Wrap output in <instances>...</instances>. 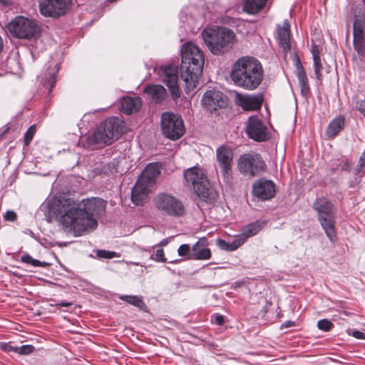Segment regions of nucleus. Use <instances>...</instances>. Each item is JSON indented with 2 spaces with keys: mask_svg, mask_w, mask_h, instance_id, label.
Here are the masks:
<instances>
[{
  "mask_svg": "<svg viewBox=\"0 0 365 365\" xmlns=\"http://www.w3.org/2000/svg\"><path fill=\"white\" fill-rule=\"evenodd\" d=\"M334 327L331 322L328 319H321L317 322V327L324 331H328Z\"/></svg>",
  "mask_w": 365,
  "mask_h": 365,
  "instance_id": "33",
  "label": "nucleus"
},
{
  "mask_svg": "<svg viewBox=\"0 0 365 365\" xmlns=\"http://www.w3.org/2000/svg\"><path fill=\"white\" fill-rule=\"evenodd\" d=\"M13 3V0H0V4L4 6H9Z\"/></svg>",
  "mask_w": 365,
  "mask_h": 365,
  "instance_id": "48",
  "label": "nucleus"
},
{
  "mask_svg": "<svg viewBox=\"0 0 365 365\" xmlns=\"http://www.w3.org/2000/svg\"><path fill=\"white\" fill-rule=\"evenodd\" d=\"M71 0H39L41 14L46 17H59L71 7Z\"/></svg>",
  "mask_w": 365,
  "mask_h": 365,
  "instance_id": "13",
  "label": "nucleus"
},
{
  "mask_svg": "<svg viewBox=\"0 0 365 365\" xmlns=\"http://www.w3.org/2000/svg\"><path fill=\"white\" fill-rule=\"evenodd\" d=\"M21 262L31 264L34 267L41 266V262L37 259H33L30 255H26L22 256Z\"/></svg>",
  "mask_w": 365,
  "mask_h": 365,
  "instance_id": "37",
  "label": "nucleus"
},
{
  "mask_svg": "<svg viewBox=\"0 0 365 365\" xmlns=\"http://www.w3.org/2000/svg\"><path fill=\"white\" fill-rule=\"evenodd\" d=\"M276 192V185L270 180L260 178L252 185V193L259 199L267 200L272 198Z\"/></svg>",
  "mask_w": 365,
  "mask_h": 365,
  "instance_id": "18",
  "label": "nucleus"
},
{
  "mask_svg": "<svg viewBox=\"0 0 365 365\" xmlns=\"http://www.w3.org/2000/svg\"><path fill=\"white\" fill-rule=\"evenodd\" d=\"M144 93L153 101L158 103L164 99L165 89L160 85H150L145 88Z\"/></svg>",
  "mask_w": 365,
  "mask_h": 365,
  "instance_id": "25",
  "label": "nucleus"
},
{
  "mask_svg": "<svg viewBox=\"0 0 365 365\" xmlns=\"http://www.w3.org/2000/svg\"><path fill=\"white\" fill-rule=\"evenodd\" d=\"M4 219L7 221L14 222L16 220V214L12 210H8L4 215Z\"/></svg>",
  "mask_w": 365,
  "mask_h": 365,
  "instance_id": "42",
  "label": "nucleus"
},
{
  "mask_svg": "<svg viewBox=\"0 0 365 365\" xmlns=\"http://www.w3.org/2000/svg\"><path fill=\"white\" fill-rule=\"evenodd\" d=\"M55 86V81H54V76H52V81H51V87H53Z\"/></svg>",
  "mask_w": 365,
  "mask_h": 365,
  "instance_id": "54",
  "label": "nucleus"
},
{
  "mask_svg": "<svg viewBox=\"0 0 365 365\" xmlns=\"http://www.w3.org/2000/svg\"><path fill=\"white\" fill-rule=\"evenodd\" d=\"M106 202L101 198L83 199L76 202L71 199H55L49 203V212L68 232L75 236L94 230L98 219L106 212Z\"/></svg>",
  "mask_w": 365,
  "mask_h": 365,
  "instance_id": "1",
  "label": "nucleus"
},
{
  "mask_svg": "<svg viewBox=\"0 0 365 365\" xmlns=\"http://www.w3.org/2000/svg\"><path fill=\"white\" fill-rule=\"evenodd\" d=\"M207 238H200L191 248L190 259L205 260L211 257V251L207 248Z\"/></svg>",
  "mask_w": 365,
  "mask_h": 365,
  "instance_id": "19",
  "label": "nucleus"
},
{
  "mask_svg": "<svg viewBox=\"0 0 365 365\" xmlns=\"http://www.w3.org/2000/svg\"><path fill=\"white\" fill-rule=\"evenodd\" d=\"M216 158L224 182L229 183L232 179L233 153L230 148L222 145L216 150Z\"/></svg>",
  "mask_w": 365,
  "mask_h": 365,
  "instance_id": "14",
  "label": "nucleus"
},
{
  "mask_svg": "<svg viewBox=\"0 0 365 365\" xmlns=\"http://www.w3.org/2000/svg\"><path fill=\"white\" fill-rule=\"evenodd\" d=\"M267 0H244L243 11L250 14H255L261 11Z\"/></svg>",
  "mask_w": 365,
  "mask_h": 365,
  "instance_id": "28",
  "label": "nucleus"
},
{
  "mask_svg": "<svg viewBox=\"0 0 365 365\" xmlns=\"http://www.w3.org/2000/svg\"><path fill=\"white\" fill-rule=\"evenodd\" d=\"M278 39L281 48L284 53H287L290 50V32L289 24L285 21L282 26H279L277 29Z\"/></svg>",
  "mask_w": 365,
  "mask_h": 365,
  "instance_id": "22",
  "label": "nucleus"
},
{
  "mask_svg": "<svg viewBox=\"0 0 365 365\" xmlns=\"http://www.w3.org/2000/svg\"><path fill=\"white\" fill-rule=\"evenodd\" d=\"M247 238L248 237L247 235H244V232L242 230V232L237 235L235 238L232 241L234 250H237L239 247L244 244Z\"/></svg>",
  "mask_w": 365,
  "mask_h": 365,
  "instance_id": "32",
  "label": "nucleus"
},
{
  "mask_svg": "<svg viewBox=\"0 0 365 365\" xmlns=\"http://www.w3.org/2000/svg\"><path fill=\"white\" fill-rule=\"evenodd\" d=\"M36 132V128L34 125L31 126L24 135V141L26 145H29L33 139L34 135Z\"/></svg>",
  "mask_w": 365,
  "mask_h": 365,
  "instance_id": "39",
  "label": "nucleus"
},
{
  "mask_svg": "<svg viewBox=\"0 0 365 365\" xmlns=\"http://www.w3.org/2000/svg\"><path fill=\"white\" fill-rule=\"evenodd\" d=\"M125 263H126L127 264H135V265H138V264H139V263H138V262H125Z\"/></svg>",
  "mask_w": 365,
  "mask_h": 365,
  "instance_id": "53",
  "label": "nucleus"
},
{
  "mask_svg": "<svg viewBox=\"0 0 365 365\" xmlns=\"http://www.w3.org/2000/svg\"><path fill=\"white\" fill-rule=\"evenodd\" d=\"M150 259H153L158 262H165L166 258L164 256V251L163 249H159L156 251L155 257L151 256Z\"/></svg>",
  "mask_w": 365,
  "mask_h": 365,
  "instance_id": "41",
  "label": "nucleus"
},
{
  "mask_svg": "<svg viewBox=\"0 0 365 365\" xmlns=\"http://www.w3.org/2000/svg\"><path fill=\"white\" fill-rule=\"evenodd\" d=\"M160 173L159 166L156 163H150L145 167L132 190L131 200L135 205H143L147 200Z\"/></svg>",
  "mask_w": 365,
  "mask_h": 365,
  "instance_id": "7",
  "label": "nucleus"
},
{
  "mask_svg": "<svg viewBox=\"0 0 365 365\" xmlns=\"http://www.w3.org/2000/svg\"><path fill=\"white\" fill-rule=\"evenodd\" d=\"M314 73L318 80L322 79V65L321 63V59H314Z\"/></svg>",
  "mask_w": 365,
  "mask_h": 365,
  "instance_id": "38",
  "label": "nucleus"
},
{
  "mask_svg": "<svg viewBox=\"0 0 365 365\" xmlns=\"http://www.w3.org/2000/svg\"><path fill=\"white\" fill-rule=\"evenodd\" d=\"M293 324H294V322H287L284 325L285 327H290L293 326Z\"/></svg>",
  "mask_w": 365,
  "mask_h": 365,
  "instance_id": "50",
  "label": "nucleus"
},
{
  "mask_svg": "<svg viewBox=\"0 0 365 365\" xmlns=\"http://www.w3.org/2000/svg\"><path fill=\"white\" fill-rule=\"evenodd\" d=\"M263 75L262 66L257 59L243 56L233 64L230 76L237 86L252 91L260 85Z\"/></svg>",
  "mask_w": 365,
  "mask_h": 365,
  "instance_id": "3",
  "label": "nucleus"
},
{
  "mask_svg": "<svg viewBox=\"0 0 365 365\" xmlns=\"http://www.w3.org/2000/svg\"><path fill=\"white\" fill-rule=\"evenodd\" d=\"M16 353L22 355H27L32 353L34 350V347L32 345H23L19 348H15Z\"/></svg>",
  "mask_w": 365,
  "mask_h": 365,
  "instance_id": "36",
  "label": "nucleus"
},
{
  "mask_svg": "<svg viewBox=\"0 0 365 365\" xmlns=\"http://www.w3.org/2000/svg\"><path fill=\"white\" fill-rule=\"evenodd\" d=\"M297 78L299 84L301 88V93L304 96H307L309 93V87L308 84V79L307 78L305 71L299 62V59H297Z\"/></svg>",
  "mask_w": 365,
  "mask_h": 365,
  "instance_id": "27",
  "label": "nucleus"
},
{
  "mask_svg": "<svg viewBox=\"0 0 365 365\" xmlns=\"http://www.w3.org/2000/svg\"><path fill=\"white\" fill-rule=\"evenodd\" d=\"M354 48L361 56H365V13L362 7H356L354 21Z\"/></svg>",
  "mask_w": 365,
  "mask_h": 365,
  "instance_id": "11",
  "label": "nucleus"
},
{
  "mask_svg": "<svg viewBox=\"0 0 365 365\" xmlns=\"http://www.w3.org/2000/svg\"><path fill=\"white\" fill-rule=\"evenodd\" d=\"M224 322V318L221 315H217L215 317V323L218 325H222Z\"/></svg>",
  "mask_w": 365,
  "mask_h": 365,
  "instance_id": "46",
  "label": "nucleus"
},
{
  "mask_svg": "<svg viewBox=\"0 0 365 365\" xmlns=\"http://www.w3.org/2000/svg\"><path fill=\"white\" fill-rule=\"evenodd\" d=\"M201 35L208 49L214 55H220L228 51L236 41L235 33L222 26L205 29Z\"/></svg>",
  "mask_w": 365,
  "mask_h": 365,
  "instance_id": "5",
  "label": "nucleus"
},
{
  "mask_svg": "<svg viewBox=\"0 0 365 365\" xmlns=\"http://www.w3.org/2000/svg\"><path fill=\"white\" fill-rule=\"evenodd\" d=\"M119 298L128 304L139 308L140 309L145 310L146 309V305L143 302L142 298L139 296L121 295Z\"/></svg>",
  "mask_w": 365,
  "mask_h": 365,
  "instance_id": "30",
  "label": "nucleus"
},
{
  "mask_svg": "<svg viewBox=\"0 0 365 365\" xmlns=\"http://www.w3.org/2000/svg\"><path fill=\"white\" fill-rule=\"evenodd\" d=\"M19 346H9V351H13L14 352H16V350L15 348H19Z\"/></svg>",
  "mask_w": 365,
  "mask_h": 365,
  "instance_id": "52",
  "label": "nucleus"
},
{
  "mask_svg": "<svg viewBox=\"0 0 365 365\" xmlns=\"http://www.w3.org/2000/svg\"><path fill=\"white\" fill-rule=\"evenodd\" d=\"M246 133L250 138L257 142L266 141L270 135L267 126L255 115L248 118L246 123Z\"/></svg>",
  "mask_w": 365,
  "mask_h": 365,
  "instance_id": "15",
  "label": "nucleus"
},
{
  "mask_svg": "<svg viewBox=\"0 0 365 365\" xmlns=\"http://www.w3.org/2000/svg\"><path fill=\"white\" fill-rule=\"evenodd\" d=\"M352 336L359 339H365V333L360 331H354Z\"/></svg>",
  "mask_w": 365,
  "mask_h": 365,
  "instance_id": "44",
  "label": "nucleus"
},
{
  "mask_svg": "<svg viewBox=\"0 0 365 365\" xmlns=\"http://www.w3.org/2000/svg\"><path fill=\"white\" fill-rule=\"evenodd\" d=\"M6 28L13 37L19 39L36 40L41 33V26L35 20L23 16L13 19Z\"/></svg>",
  "mask_w": 365,
  "mask_h": 365,
  "instance_id": "8",
  "label": "nucleus"
},
{
  "mask_svg": "<svg viewBox=\"0 0 365 365\" xmlns=\"http://www.w3.org/2000/svg\"><path fill=\"white\" fill-rule=\"evenodd\" d=\"M356 109L364 115L365 116V98H358L356 105Z\"/></svg>",
  "mask_w": 365,
  "mask_h": 365,
  "instance_id": "40",
  "label": "nucleus"
},
{
  "mask_svg": "<svg viewBox=\"0 0 365 365\" xmlns=\"http://www.w3.org/2000/svg\"><path fill=\"white\" fill-rule=\"evenodd\" d=\"M203 65L204 56L201 50L192 42L184 43L181 48L180 76L185 83L187 93L197 87Z\"/></svg>",
  "mask_w": 365,
  "mask_h": 365,
  "instance_id": "2",
  "label": "nucleus"
},
{
  "mask_svg": "<svg viewBox=\"0 0 365 365\" xmlns=\"http://www.w3.org/2000/svg\"><path fill=\"white\" fill-rule=\"evenodd\" d=\"M365 166V153H362L359 160V168L357 169V172H359L360 170Z\"/></svg>",
  "mask_w": 365,
  "mask_h": 365,
  "instance_id": "45",
  "label": "nucleus"
},
{
  "mask_svg": "<svg viewBox=\"0 0 365 365\" xmlns=\"http://www.w3.org/2000/svg\"><path fill=\"white\" fill-rule=\"evenodd\" d=\"M126 130L123 120L118 118L106 119L97 126L93 133L86 138L88 147H102L111 144Z\"/></svg>",
  "mask_w": 365,
  "mask_h": 365,
  "instance_id": "4",
  "label": "nucleus"
},
{
  "mask_svg": "<svg viewBox=\"0 0 365 365\" xmlns=\"http://www.w3.org/2000/svg\"><path fill=\"white\" fill-rule=\"evenodd\" d=\"M266 165L259 154L242 155L237 161L239 171L245 175L254 177L265 169Z\"/></svg>",
  "mask_w": 365,
  "mask_h": 365,
  "instance_id": "12",
  "label": "nucleus"
},
{
  "mask_svg": "<svg viewBox=\"0 0 365 365\" xmlns=\"http://www.w3.org/2000/svg\"><path fill=\"white\" fill-rule=\"evenodd\" d=\"M226 96L220 91L208 90L201 99L203 108L208 112L212 113L219 108H222L227 105Z\"/></svg>",
  "mask_w": 365,
  "mask_h": 365,
  "instance_id": "16",
  "label": "nucleus"
},
{
  "mask_svg": "<svg viewBox=\"0 0 365 365\" xmlns=\"http://www.w3.org/2000/svg\"><path fill=\"white\" fill-rule=\"evenodd\" d=\"M344 118L341 115L334 118L328 125L326 135L328 138H334L344 128Z\"/></svg>",
  "mask_w": 365,
  "mask_h": 365,
  "instance_id": "26",
  "label": "nucleus"
},
{
  "mask_svg": "<svg viewBox=\"0 0 365 365\" xmlns=\"http://www.w3.org/2000/svg\"><path fill=\"white\" fill-rule=\"evenodd\" d=\"M153 202L155 209L162 216L180 217L185 214L182 201L170 194L160 192L154 197Z\"/></svg>",
  "mask_w": 365,
  "mask_h": 365,
  "instance_id": "9",
  "label": "nucleus"
},
{
  "mask_svg": "<svg viewBox=\"0 0 365 365\" xmlns=\"http://www.w3.org/2000/svg\"><path fill=\"white\" fill-rule=\"evenodd\" d=\"M3 46H4L3 39H2L1 36H0V53L2 51Z\"/></svg>",
  "mask_w": 365,
  "mask_h": 365,
  "instance_id": "51",
  "label": "nucleus"
},
{
  "mask_svg": "<svg viewBox=\"0 0 365 365\" xmlns=\"http://www.w3.org/2000/svg\"><path fill=\"white\" fill-rule=\"evenodd\" d=\"M187 185L202 200L210 204L218 198V193L210 187L203 171L200 168L193 167L187 170L184 175Z\"/></svg>",
  "mask_w": 365,
  "mask_h": 365,
  "instance_id": "6",
  "label": "nucleus"
},
{
  "mask_svg": "<svg viewBox=\"0 0 365 365\" xmlns=\"http://www.w3.org/2000/svg\"><path fill=\"white\" fill-rule=\"evenodd\" d=\"M236 103L246 110H258L262 105V98L254 95L237 94Z\"/></svg>",
  "mask_w": 365,
  "mask_h": 365,
  "instance_id": "20",
  "label": "nucleus"
},
{
  "mask_svg": "<svg viewBox=\"0 0 365 365\" xmlns=\"http://www.w3.org/2000/svg\"><path fill=\"white\" fill-rule=\"evenodd\" d=\"M168 243V239H165V240H162V241L160 242V246H165V245H166Z\"/></svg>",
  "mask_w": 365,
  "mask_h": 365,
  "instance_id": "49",
  "label": "nucleus"
},
{
  "mask_svg": "<svg viewBox=\"0 0 365 365\" xmlns=\"http://www.w3.org/2000/svg\"><path fill=\"white\" fill-rule=\"evenodd\" d=\"M217 245L222 250L225 251H234V247L232 246V242H227L224 240L217 239L216 241Z\"/></svg>",
  "mask_w": 365,
  "mask_h": 365,
  "instance_id": "35",
  "label": "nucleus"
},
{
  "mask_svg": "<svg viewBox=\"0 0 365 365\" xmlns=\"http://www.w3.org/2000/svg\"><path fill=\"white\" fill-rule=\"evenodd\" d=\"M267 224V220H257L255 222L250 223L242 228L244 235H247L249 238L257 235Z\"/></svg>",
  "mask_w": 365,
  "mask_h": 365,
  "instance_id": "29",
  "label": "nucleus"
},
{
  "mask_svg": "<svg viewBox=\"0 0 365 365\" xmlns=\"http://www.w3.org/2000/svg\"><path fill=\"white\" fill-rule=\"evenodd\" d=\"M318 220L331 242L335 241V214L319 217Z\"/></svg>",
  "mask_w": 365,
  "mask_h": 365,
  "instance_id": "21",
  "label": "nucleus"
},
{
  "mask_svg": "<svg viewBox=\"0 0 365 365\" xmlns=\"http://www.w3.org/2000/svg\"><path fill=\"white\" fill-rule=\"evenodd\" d=\"M96 255L98 258L102 259H111L119 257V255L115 252L103 250H98L96 251Z\"/></svg>",
  "mask_w": 365,
  "mask_h": 365,
  "instance_id": "31",
  "label": "nucleus"
},
{
  "mask_svg": "<svg viewBox=\"0 0 365 365\" xmlns=\"http://www.w3.org/2000/svg\"><path fill=\"white\" fill-rule=\"evenodd\" d=\"M346 165L347 166L346 168H343V169H345V170H348L349 169V164L348 163L346 162Z\"/></svg>",
  "mask_w": 365,
  "mask_h": 365,
  "instance_id": "55",
  "label": "nucleus"
},
{
  "mask_svg": "<svg viewBox=\"0 0 365 365\" xmlns=\"http://www.w3.org/2000/svg\"><path fill=\"white\" fill-rule=\"evenodd\" d=\"M161 128L163 135L170 139L180 138L185 133V126L181 117L172 113H164L161 117Z\"/></svg>",
  "mask_w": 365,
  "mask_h": 365,
  "instance_id": "10",
  "label": "nucleus"
},
{
  "mask_svg": "<svg viewBox=\"0 0 365 365\" xmlns=\"http://www.w3.org/2000/svg\"><path fill=\"white\" fill-rule=\"evenodd\" d=\"M142 106V101L139 97H125L122 99V110L128 115L138 111Z\"/></svg>",
  "mask_w": 365,
  "mask_h": 365,
  "instance_id": "24",
  "label": "nucleus"
},
{
  "mask_svg": "<svg viewBox=\"0 0 365 365\" xmlns=\"http://www.w3.org/2000/svg\"><path fill=\"white\" fill-rule=\"evenodd\" d=\"M159 74L163 81L169 88L171 96L176 99L180 96L178 86V67L175 65L165 66L160 68Z\"/></svg>",
  "mask_w": 365,
  "mask_h": 365,
  "instance_id": "17",
  "label": "nucleus"
},
{
  "mask_svg": "<svg viewBox=\"0 0 365 365\" xmlns=\"http://www.w3.org/2000/svg\"><path fill=\"white\" fill-rule=\"evenodd\" d=\"M178 253L181 257H186L187 259H190V256L191 254V248L187 244H183L180 245L178 250Z\"/></svg>",
  "mask_w": 365,
  "mask_h": 365,
  "instance_id": "34",
  "label": "nucleus"
},
{
  "mask_svg": "<svg viewBox=\"0 0 365 365\" xmlns=\"http://www.w3.org/2000/svg\"><path fill=\"white\" fill-rule=\"evenodd\" d=\"M73 304L72 302H60V303H58L56 304V307H70Z\"/></svg>",
  "mask_w": 365,
  "mask_h": 365,
  "instance_id": "47",
  "label": "nucleus"
},
{
  "mask_svg": "<svg viewBox=\"0 0 365 365\" xmlns=\"http://www.w3.org/2000/svg\"><path fill=\"white\" fill-rule=\"evenodd\" d=\"M311 51H312L313 60L320 58V56H319L320 51L317 45H315V44L312 45Z\"/></svg>",
  "mask_w": 365,
  "mask_h": 365,
  "instance_id": "43",
  "label": "nucleus"
},
{
  "mask_svg": "<svg viewBox=\"0 0 365 365\" xmlns=\"http://www.w3.org/2000/svg\"><path fill=\"white\" fill-rule=\"evenodd\" d=\"M313 207L317 212L318 217L335 214L333 205L326 198L317 199Z\"/></svg>",
  "mask_w": 365,
  "mask_h": 365,
  "instance_id": "23",
  "label": "nucleus"
}]
</instances>
